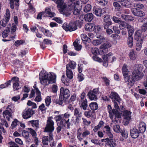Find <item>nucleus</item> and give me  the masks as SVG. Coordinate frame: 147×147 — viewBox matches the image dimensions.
<instances>
[{
  "mask_svg": "<svg viewBox=\"0 0 147 147\" xmlns=\"http://www.w3.org/2000/svg\"><path fill=\"white\" fill-rule=\"evenodd\" d=\"M66 69V76L69 79H72L73 76L72 71L70 69Z\"/></svg>",
  "mask_w": 147,
  "mask_h": 147,
  "instance_id": "obj_39",
  "label": "nucleus"
},
{
  "mask_svg": "<svg viewBox=\"0 0 147 147\" xmlns=\"http://www.w3.org/2000/svg\"><path fill=\"white\" fill-rule=\"evenodd\" d=\"M143 40V39H140V40H136L137 42L136 43V49L137 50H140V49L142 47V43Z\"/></svg>",
  "mask_w": 147,
  "mask_h": 147,
  "instance_id": "obj_41",
  "label": "nucleus"
},
{
  "mask_svg": "<svg viewBox=\"0 0 147 147\" xmlns=\"http://www.w3.org/2000/svg\"><path fill=\"white\" fill-rule=\"evenodd\" d=\"M131 112L129 111H125L123 112V115L124 117V121L125 124L127 125L129 121L131 119Z\"/></svg>",
  "mask_w": 147,
  "mask_h": 147,
  "instance_id": "obj_11",
  "label": "nucleus"
},
{
  "mask_svg": "<svg viewBox=\"0 0 147 147\" xmlns=\"http://www.w3.org/2000/svg\"><path fill=\"white\" fill-rule=\"evenodd\" d=\"M121 131L122 136L124 138H127L128 137V132L126 130L124 129L123 130H122Z\"/></svg>",
  "mask_w": 147,
  "mask_h": 147,
  "instance_id": "obj_51",
  "label": "nucleus"
},
{
  "mask_svg": "<svg viewBox=\"0 0 147 147\" xmlns=\"http://www.w3.org/2000/svg\"><path fill=\"white\" fill-rule=\"evenodd\" d=\"M69 119H68L66 121L64 118H62L60 120V125H62V126H65V124H66L67 125V127L68 129H69L70 128V126L71 124L69 122Z\"/></svg>",
  "mask_w": 147,
  "mask_h": 147,
  "instance_id": "obj_21",
  "label": "nucleus"
},
{
  "mask_svg": "<svg viewBox=\"0 0 147 147\" xmlns=\"http://www.w3.org/2000/svg\"><path fill=\"white\" fill-rule=\"evenodd\" d=\"M28 5L29 6V11L33 13L35 11V9L33 5V3L32 0H31L28 3Z\"/></svg>",
  "mask_w": 147,
  "mask_h": 147,
  "instance_id": "obj_40",
  "label": "nucleus"
},
{
  "mask_svg": "<svg viewBox=\"0 0 147 147\" xmlns=\"http://www.w3.org/2000/svg\"><path fill=\"white\" fill-rule=\"evenodd\" d=\"M99 93V88H95L92 90H90L88 93V96L90 100H96L98 99L97 95Z\"/></svg>",
  "mask_w": 147,
  "mask_h": 147,
  "instance_id": "obj_7",
  "label": "nucleus"
},
{
  "mask_svg": "<svg viewBox=\"0 0 147 147\" xmlns=\"http://www.w3.org/2000/svg\"><path fill=\"white\" fill-rule=\"evenodd\" d=\"M143 76L144 74L142 71L137 72L134 70L131 75L125 78V82H127L128 86L130 88L134 85L135 81L142 79Z\"/></svg>",
  "mask_w": 147,
  "mask_h": 147,
  "instance_id": "obj_3",
  "label": "nucleus"
},
{
  "mask_svg": "<svg viewBox=\"0 0 147 147\" xmlns=\"http://www.w3.org/2000/svg\"><path fill=\"white\" fill-rule=\"evenodd\" d=\"M121 18L126 21H131L134 20L133 18L131 16L122 15Z\"/></svg>",
  "mask_w": 147,
  "mask_h": 147,
  "instance_id": "obj_35",
  "label": "nucleus"
},
{
  "mask_svg": "<svg viewBox=\"0 0 147 147\" xmlns=\"http://www.w3.org/2000/svg\"><path fill=\"white\" fill-rule=\"evenodd\" d=\"M112 24L110 16L109 15L105 16L104 18V27L107 28V26H110Z\"/></svg>",
  "mask_w": 147,
  "mask_h": 147,
  "instance_id": "obj_19",
  "label": "nucleus"
},
{
  "mask_svg": "<svg viewBox=\"0 0 147 147\" xmlns=\"http://www.w3.org/2000/svg\"><path fill=\"white\" fill-rule=\"evenodd\" d=\"M102 42V40L100 39H97L93 40L92 42V44L94 45H98L100 44Z\"/></svg>",
  "mask_w": 147,
  "mask_h": 147,
  "instance_id": "obj_60",
  "label": "nucleus"
},
{
  "mask_svg": "<svg viewBox=\"0 0 147 147\" xmlns=\"http://www.w3.org/2000/svg\"><path fill=\"white\" fill-rule=\"evenodd\" d=\"M93 18V15L92 13H89L85 15L84 18V19L86 21L89 22L91 21Z\"/></svg>",
  "mask_w": 147,
  "mask_h": 147,
  "instance_id": "obj_30",
  "label": "nucleus"
},
{
  "mask_svg": "<svg viewBox=\"0 0 147 147\" xmlns=\"http://www.w3.org/2000/svg\"><path fill=\"white\" fill-rule=\"evenodd\" d=\"M27 107L24 111L22 113V116L23 118L24 119H28V109Z\"/></svg>",
  "mask_w": 147,
  "mask_h": 147,
  "instance_id": "obj_59",
  "label": "nucleus"
},
{
  "mask_svg": "<svg viewBox=\"0 0 147 147\" xmlns=\"http://www.w3.org/2000/svg\"><path fill=\"white\" fill-rule=\"evenodd\" d=\"M130 132L131 136L133 138H136L138 137L140 132L138 129L135 128L131 129Z\"/></svg>",
  "mask_w": 147,
  "mask_h": 147,
  "instance_id": "obj_20",
  "label": "nucleus"
},
{
  "mask_svg": "<svg viewBox=\"0 0 147 147\" xmlns=\"http://www.w3.org/2000/svg\"><path fill=\"white\" fill-rule=\"evenodd\" d=\"M89 107L91 110H94V111L95 110H96L97 109L98 107L97 104L96 102L91 103L89 105Z\"/></svg>",
  "mask_w": 147,
  "mask_h": 147,
  "instance_id": "obj_43",
  "label": "nucleus"
},
{
  "mask_svg": "<svg viewBox=\"0 0 147 147\" xmlns=\"http://www.w3.org/2000/svg\"><path fill=\"white\" fill-rule=\"evenodd\" d=\"M52 133H49V136H45L42 139V143L44 145H47L48 143L53 139Z\"/></svg>",
  "mask_w": 147,
  "mask_h": 147,
  "instance_id": "obj_14",
  "label": "nucleus"
},
{
  "mask_svg": "<svg viewBox=\"0 0 147 147\" xmlns=\"http://www.w3.org/2000/svg\"><path fill=\"white\" fill-rule=\"evenodd\" d=\"M24 42L22 40H17L15 42L14 45L18 47L21 45H22Z\"/></svg>",
  "mask_w": 147,
  "mask_h": 147,
  "instance_id": "obj_56",
  "label": "nucleus"
},
{
  "mask_svg": "<svg viewBox=\"0 0 147 147\" xmlns=\"http://www.w3.org/2000/svg\"><path fill=\"white\" fill-rule=\"evenodd\" d=\"M109 97L113 101H116L119 102L121 101L120 97L118 94L114 92H111Z\"/></svg>",
  "mask_w": 147,
  "mask_h": 147,
  "instance_id": "obj_16",
  "label": "nucleus"
},
{
  "mask_svg": "<svg viewBox=\"0 0 147 147\" xmlns=\"http://www.w3.org/2000/svg\"><path fill=\"white\" fill-rule=\"evenodd\" d=\"M84 114L86 117L88 118L93 117L94 115H95L94 111V110H89L87 111L84 112Z\"/></svg>",
  "mask_w": 147,
  "mask_h": 147,
  "instance_id": "obj_26",
  "label": "nucleus"
},
{
  "mask_svg": "<svg viewBox=\"0 0 147 147\" xmlns=\"http://www.w3.org/2000/svg\"><path fill=\"white\" fill-rule=\"evenodd\" d=\"M139 130L140 133H143L146 129L145 124L144 122H141L139 124Z\"/></svg>",
  "mask_w": 147,
  "mask_h": 147,
  "instance_id": "obj_31",
  "label": "nucleus"
},
{
  "mask_svg": "<svg viewBox=\"0 0 147 147\" xmlns=\"http://www.w3.org/2000/svg\"><path fill=\"white\" fill-rule=\"evenodd\" d=\"M76 65V64L75 62L71 61L66 65V68L68 69H69L70 68L72 69H74L75 68Z\"/></svg>",
  "mask_w": 147,
  "mask_h": 147,
  "instance_id": "obj_36",
  "label": "nucleus"
},
{
  "mask_svg": "<svg viewBox=\"0 0 147 147\" xmlns=\"http://www.w3.org/2000/svg\"><path fill=\"white\" fill-rule=\"evenodd\" d=\"M60 96L64 99H67L70 96V92L68 89L61 87L60 90Z\"/></svg>",
  "mask_w": 147,
  "mask_h": 147,
  "instance_id": "obj_10",
  "label": "nucleus"
},
{
  "mask_svg": "<svg viewBox=\"0 0 147 147\" xmlns=\"http://www.w3.org/2000/svg\"><path fill=\"white\" fill-rule=\"evenodd\" d=\"M108 111L110 117L111 119H113L114 116H115V119L113 121L115 123V122L117 123L118 120L116 119V118H121V117L120 113L117 111L115 110L114 109H112V108L111 105H109L107 107Z\"/></svg>",
  "mask_w": 147,
  "mask_h": 147,
  "instance_id": "obj_4",
  "label": "nucleus"
},
{
  "mask_svg": "<svg viewBox=\"0 0 147 147\" xmlns=\"http://www.w3.org/2000/svg\"><path fill=\"white\" fill-rule=\"evenodd\" d=\"M104 128L106 131L107 134L109 137L110 138H113V136L111 132V128L109 126L107 125L105 126Z\"/></svg>",
  "mask_w": 147,
  "mask_h": 147,
  "instance_id": "obj_33",
  "label": "nucleus"
},
{
  "mask_svg": "<svg viewBox=\"0 0 147 147\" xmlns=\"http://www.w3.org/2000/svg\"><path fill=\"white\" fill-rule=\"evenodd\" d=\"M74 115L76 117V119L74 120L73 119L71 121H73L74 124L78 125L80 120V118L82 116V113L80 112L77 108H75L74 111Z\"/></svg>",
  "mask_w": 147,
  "mask_h": 147,
  "instance_id": "obj_9",
  "label": "nucleus"
},
{
  "mask_svg": "<svg viewBox=\"0 0 147 147\" xmlns=\"http://www.w3.org/2000/svg\"><path fill=\"white\" fill-rule=\"evenodd\" d=\"M8 144L10 145L9 147H19L18 145L14 142H8Z\"/></svg>",
  "mask_w": 147,
  "mask_h": 147,
  "instance_id": "obj_64",
  "label": "nucleus"
},
{
  "mask_svg": "<svg viewBox=\"0 0 147 147\" xmlns=\"http://www.w3.org/2000/svg\"><path fill=\"white\" fill-rule=\"evenodd\" d=\"M91 9V6L90 4L86 5L84 9V11L85 12L89 11Z\"/></svg>",
  "mask_w": 147,
  "mask_h": 147,
  "instance_id": "obj_58",
  "label": "nucleus"
},
{
  "mask_svg": "<svg viewBox=\"0 0 147 147\" xmlns=\"http://www.w3.org/2000/svg\"><path fill=\"white\" fill-rule=\"evenodd\" d=\"M129 55L130 58L131 60H134L136 58V55L135 54L134 51L132 50L130 52Z\"/></svg>",
  "mask_w": 147,
  "mask_h": 147,
  "instance_id": "obj_50",
  "label": "nucleus"
},
{
  "mask_svg": "<svg viewBox=\"0 0 147 147\" xmlns=\"http://www.w3.org/2000/svg\"><path fill=\"white\" fill-rule=\"evenodd\" d=\"M52 117H50L48 118L44 131L49 132V133H52V132L54 130V123L53 121L52 120Z\"/></svg>",
  "mask_w": 147,
  "mask_h": 147,
  "instance_id": "obj_6",
  "label": "nucleus"
},
{
  "mask_svg": "<svg viewBox=\"0 0 147 147\" xmlns=\"http://www.w3.org/2000/svg\"><path fill=\"white\" fill-rule=\"evenodd\" d=\"M113 55L112 53H110L106 55L102 56V59L104 61L103 65L105 67H107L108 65V61L109 59H110Z\"/></svg>",
  "mask_w": 147,
  "mask_h": 147,
  "instance_id": "obj_17",
  "label": "nucleus"
},
{
  "mask_svg": "<svg viewBox=\"0 0 147 147\" xmlns=\"http://www.w3.org/2000/svg\"><path fill=\"white\" fill-rule=\"evenodd\" d=\"M111 46V45L109 42H106L102 44L100 47V51L104 53H107L108 51V49Z\"/></svg>",
  "mask_w": 147,
  "mask_h": 147,
  "instance_id": "obj_12",
  "label": "nucleus"
},
{
  "mask_svg": "<svg viewBox=\"0 0 147 147\" xmlns=\"http://www.w3.org/2000/svg\"><path fill=\"white\" fill-rule=\"evenodd\" d=\"M77 0H68V3H71L69 4V7H67V6L64 3L63 0H54V2L57 5V7H59V11L60 12L66 16H68L71 13L72 6L74 5L75 2Z\"/></svg>",
  "mask_w": 147,
  "mask_h": 147,
  "instance_id": "obj_1",
  "label": "nucleus"
},
{
  "mask_svg": "<svg viewBox=\"0 0 147 147\" xmlns=\"http://www.w3.org/2000/svg\"><path fill=\"white\" fill-rule=\"evenodd\" d=\"M133 38L132 36H129L127 38V44L129 47L131 48L133 46Z\"/></svg>",
  "mask_w": 147,
  "mask_h": 147,
  "instance_id": "obj_38",
  "label": "nucleus"
},
{
  "mask_svg": "<svg viewBox=\"0 0 147 147\" xmlns=\"http://www.w3.org/2000/svg\"><path fill=\"white\" fill-rule=\"evenodd\" d=\"M81 37L82 40L86 41L88 42H90L91 40L90 38L87 36L85 34H82L81 35Z\"/></svg>",
  "mask_w": 147,
  "mask_h": 147,
  "instance_id": "obj_45",
  "label": "nucleus"
},
{
  "mask_svg": "<svg viewBox=\"0 0 147 147\" xmlns=\"http://www.w3.org/2000/svg\"><path fill=\"white\" fill-rule=\"evenodd\" d=\"M28 106H32V109H36L37 108L36 104L30 100H28Z\"/></svg>",
  "mask_w": 147,
  "mask_h": 147,
  "instance_id": "obj_61",
  "label": "nucleus"
},
{
  "mask_svg": "<svg viewBox=\"0 0 147 147\" xmlns=\"http://www.w3.org/2000/svg\"><path fill=\"white\" fill-rule=\"evenodd\" d=\"M113 5L117 11H119L121 8V6L120 4L117 2H114L113 3Z\"/></svg>",
  "mask_w": 147,
  "mask_h": 147,
  "instance_id": "obj_52",
  "label": "nucleus"
},
{
  "mask_svg": "<svg viewBox=\"0 0 147 147\" xmlns=\"http://www.w3.org/2000/svg\"><path fill=\"white\" fill-rule=\"evenodd\" d=\"M113 138H107L101 140L102 142H107L108 145L110 147H114L115 146L116 144L115 140Z\"/></svg>",
  "mask_w": 147,
  "mask_h": 147,
  "instance_id": "obj_13",
  "label": "nucleus"
},
{
  "mask_svg": "<svg viewBox=\"0 0 147 147\" xmlns=\"http://www.w3.org/2000/svg\"><path fill=\"white\" fill-rule=\"evenodd\" d=\"M127 28L129 36H132L134 32V29L133 27L130 25H127Z\"/></svg>",
  "mask_w": 147,
  "mask_h": 147,
  "instance_id": "obj_42",
  "label": "nucleus"
},
{
  "mask_svg": "<svg viewBox=\"0 0 147 147\" xmlns=\"http://www.w3.org/2000/svg\"><path fill=\"white\" fill-rule=\"evenodd\" d=\"M121 5L126 7H129L131 6V2L127 0H123L121 3Z\"/></svg>",
  "mask_w": 147,
  "mask_h": 147,
  "instance_id": "obj_37",
  "label": "nucleus"
},
{
  "mask_svg": "<svg viewBox=\"0 0 147 147\" xmlns=\"http://www.w3.org/2000/svg\"><path fill=\"white\" fill-rule=\"evenodd\" d=\"M39 78L41 84L44 86L55 82V76L51 73H48L47 72L44 73L41 71L39 74Z\"/></svg>",
  "mask_w": 147,
  "mask_h": 147,
  "instance_id": "obj_2",
  "label": "nucleus"
},
{
  "mask_svg": "<svg viewBox=\"0 0 147 147\" xmlns=\"http://www.w3.org/2000/svg\"><path fill=\"white\" fill-rule=\"evenodd\" d=\"M45 13H46L48 15V16L50 18L54 17L55 15V13L51 11V7H47L44 12Z\"/></svg>",
  "mask_w": 147,
  "mask_h": 147,
  "instance_id": "obj_22",
  "label": "nucleus"
},
{
  "mask_svg": "<svg viewBox=\"0 0 147 147\" xmlns=\"http://www.w3.org/2000/svg\"><path fill=\"white\" fill-rule=\"evenodd\" d=\"M12 105H8L7 107V110H5L3 112V115L4 117H5L8 121H10V118L11 117L12 110L10 107Z\"/></svg>",
  "mask_w": 147,
  "mask_h": 147,
  "instance_id": "obj_8",
  "label": "nucleus"
},
{
  "mask_svg": "<svg viewBox=\"0 0 147 147\" xmlns=\"http://www.w3.org/2000/svg\"><path fill=\"white\" fill-rule=\"evenodd\" d=\"M142 32L140 30H137L135 33L134 38L136 40H140L141 38Z\"/></svg>",
  "mask_w": 147,
  "mask_h": 147,
  "instance_id": "obj_28",
  "label": "nucleus"
},
{
  "mask_svg": "<svg viewBox=\"0 0 147 147\" xmlns=\"http://www.w3.org/2000/svg\"><path fill=\"white\" fill-rule=\"evenodd\" d=\"M87 101L86 99H85L82 102L80 107L82 108L84 110H86L88 106Z\"/></svg>",
  "mask_w": 147,
  "mask_h": 147,
  "instance_id": "obj_48",
  "label": "nucleus"
},
{
  "mask_svg": "<svg viewBox=\"0 0 147 147\" xmlns=\"http://www.w3.org/2000/svg\"><path fill=\"white\" fill-rule=\"evenodd\" d=\"M77 135L78 139L80 141H81L83 140L82 134L81 132V130L80 128L78 129L77 130Z\"/></svg>",
  "mask_w": 147,
  "mask_h": 147,
  "instance_id": "obj_47",
  "label": "nucleus"
},
{
  "mask_svg": "<svg viewBox=\"0 0 147 147\" xmlns=\"http://www.w3.org/2000/svg\"><path fill=\"white\" fill-rule=\"evenodd\" d=\"M141 28V31L142 32H144L147 31V22L144 23Z\"/></svg>",
  "mask_w": 147,
  "mask_h": 147,
  "instance_id": "obj_53",
  "label": "nucleus"
},
{
  "mask_svg": "<svg viewBox=\"0 0 147 147\" xmlns=\"http://www.w3.org/2000/svg\"><path fill=\"white\" fill-rule=\"evenodd\" d=\"M120 119H119V120L118 119L116 118V119L118 120V121L120 120ZM114 123L115 124V125H113V129L114 131L116 133L121 132L122 130L120 128L119 126L118 125H116L117 123L116 122H115V123L114 122ZM118 123V122H117V123Z\"/></svg>",
  "mask_w": 147,
  "mask_h": 147,
  "instance_id": "obj_32",
  "label": "nucleus"
},
{
  "mask_svg": "<svg viewBox=\"0 0 147 147\" xmlns=\"http://www.w3.org/2000/svg\"><path fill=\"white\" fill-rule=\"evenodd\" d=\"M93 10L94 13L98 16L100 17L102 14V10L101 9L94 7Z\"/></svg>",
  "mask_w": 147,
  "mask_h": 147,
  "instance_id": "obj_29",
  "label": "nucleus"
},
{
  "mask_svg": "<svg viewBox=\"0 0 147 147\" xmlns=\"http://www.w3.org/2000/svg\"><path fill=\"white\" fill-rule=\"evenodd\" d=\"M128 69L127 67L125 64H124L122 68V72L124 77V80L125 81V78L128 77L127 73Z\"/></svg>",
  "mask_w": 147,
  "mask_h": 147,
  "instance_id": "obj_27",
  "label": "nucleus"
},
{
  "mask_svg": "<svg viewBox=\"0 0 147 147\" xmlns=\"http://www.w3.org/2000/svg\"><path fill=\"white\" fill-rule=\"evenodd\" d=\"M64 99L61 96H59V99H56L55 101V102L57 104L61 105L63 104V101L64 100Z\"/></svg>",
  "mask_w": 147,
  "mask_h": 147,
  "instance_id": "obj_54",
  "label": "nucleus"
},
{
  "mask_svg": "<svg viewBox=\"0 0 147 147\" xmlns=\"http://www.w3.org/2000/svg\"><path fill=\"white\" fill-rule=\"evenodd\" d=\"M94 28V25L90 23L87 24L85 26V30L88 31H93Z\"/></svg>",
  "mask_w": 147,
  "mask_h": 147,
  "instance_id": "obj_25",
  "label": "nucleus"
},
{
  "mask_svg": "<svg viewBox=\"0 0 147 147\" xmlns=\"http://www.w3.org/2000/svg\"><path fill=\"white\" fill-rule=\"evenodd\" d=\"M78 20L74 22H71L68 25L66 23H65L62 26L63 28L66 31L71 32L75 31L77 29V26L79 23Z\"/></svg>",
  "mask_w": 147,
  "mask_h": 147,
  "instance_id": "obj_5",
  "label": "nucleus"
},
{
  "mask_svg": "<svg viewBox=\"0 0 147 147\" xmlns=\"http://www.w3.org/2000/svg\"><path fill=\"white\" fill-rule=\"evenodd\" d=\"M16 78L13 79L14 82L13 85V91H16L21 88L20 86L19 83L18 82L19 81L18 78L16 77H14Z\"/></svg>",
  "mask_w": 147,
  "mask_h": 147,
  "instance_id": "obj_18",
  "label": "nucleus"
},
{
  "mask_svg": "<svg viewBox=\"0 0 147 147\" xmlns=\"http://www.w3.org/2000/svg\"><path fill=\"white\" fill-rule=\"evenodd\" d=\"M120 24L119 27L120 29L122 30L125 28H127V25H129V24L126 22L122 21H121L120 22Z\"/></svg>",
  "mask_w": 147,
  "mask_h": 147,
  "instance_id": "obj_46",
  "label": "nucleus"
},
{
  "mask_svg": "<svg viewBox=\"0 0 147 147\" xmlns=\"http://www.w3.org/2000/svg\"><path fill=\"white\" fill-rule=\"evenodd\" d=\"M82 134V137L85 138L87 136L90 134V133L89 131L87 129H84Z\"/></svg>",
  "mask_w": 147,
  "mask_h": 147,
  "instance_id": "obj_62",
  "label": "nucleus"
},
{
  "mask_svg": "<svg viewBox=\"0 0 147 147\" xmlns=\"http://www.w3.org/2000/svg\"><path fill=\"white\" fill-rule=\"evenodd\" d=\"M19 121L16 119H14V120L12 122L11 125V129H13L16 127L18 124H19Z\"/></svg>",
  "mask_w": 147,
  "mask_h": 147,
  "instance_id": "obj_49",
  "label": "nucleus"
},
{
  "mask_svg": "<svg viewBox=\"0 0 147 147\" xmlns=\"http://www.w3.org/2000/svg\"><path fill=\"white\" fill-rule=\"evenodd\" d=\"M143 69V66L140 64H136L134 67V71L137 72L141 71Z\"/></svg>",
  "mask_w": 147,
  "mask_h": 147,
  "instance_id": "obj_34",
  "label": "nucleus"
},
{
  "mask_svg": "<svg viewBox=\"0 0 147 147\" xmlns=\"http://www.w3.org/2000/svg\"><path fill=\"white\" fill-rule=\"evenodd\" d=\"M73 44L76 50L79 51L81 49L82 46L81 45H78L76 42H74Z\"/></svg>",
  "mask_w": 147,
  "mask_h": 147,
  "instance_id": "obj_55",
  "label": "nucleus"
},
{
  "mask_svg": "<svg viewBox=\"0 0 147 147\" xmlns=\"http://www.w3.org/2000/svg\"><path fill=\"white\" fill-rule=\"evenodd\" d=\"M16 78L15 77H13L11 80H9L6 82L5 83L0 85V88L3 89L8 87L10 85L11 81H13V79Z\"/></svg>",
  "mask_w": 147,
  "mask_h": 147,
  "instance_id": "obj_24",
  "label": "nucleus"
},
{
  "mask_svg": "<svg viewBox=\"0 0 147 147\" xmlns=\"http://www.w3.org/2000/svg\"><path fill=\"white\" fill-rule=\"evenodd\" d=\"M9 32L10 28L7 27L2 33V37L4 38L7 37Z\"/></svg>",
  "mask_w": 147,
  "mask_h": 147,
  "instance_id": "obj_44",
  "label": "nucleus"
},
{
  "mask_svg": "<svg viewBox=\"0 0 147 147\" xmlns=\"http://www.w3.org/2000/svg\"><path fill=\"white\" fill-rule=\"evenodd\" d=\"M132 13L135 16L139 17H142L144 16L145 13L139 9L133 8L131 9Z\"/></svg>",
  "mask_w": 147,
  "mask_h": 147,
  "instance_id": "obj_15",
  "label": "nucleus"
},
{
  "mask_svg": "<svg viewBox=\"0 0 147 147\" xmlns=\"http://www.w3.org/2000/svg\"><path fill=\"white\" fill-rule=\"evenodd\" d=\"M28 130H29V133L31 134L33 137L36 136V132L34 130L31 128H28Z\"/></svg>",
  "mask_w": 147,
  "mask_h": 147,
  "instance_id": "obj_63",
  "label": "nucleus"
},
{
  "mask_svg": "<svg viewBox=\"0 0 147 147\" xmlns=\"http://www.w3.org/2000/svg\"><path fill=\"white\" fill-rule=\"evenodd\" d=\"M73 12L74 15H77L80 14V10L75 6L74 7Z\"/></svg>",
  "mask_w": 147,
  "mask_h": 147,
  "instance_id": "obj_57",
  "label": "nucleus"
},
{
  "mask_svg": "<svg viewBox=\"0 0 147 147\" xmlns=\"http://www.w3.org/2000/svg\"><path fill=\"white\" fill-rule=\"evenodd\" d=\"M28 125H31L33 127L38 128L39 127V121L37 120L28 121Z\"/></svg>",
  "mask_w": 147,
  "mask_h": 147,
  "instance_id": "obj_23",
  "label": "nucleus"
}]
</instances>
